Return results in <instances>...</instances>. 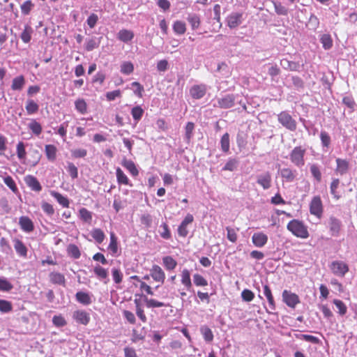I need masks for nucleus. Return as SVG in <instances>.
<instances>
[{"label": "nucleus", "mask_w": 357, "mask_h": 357, "mask_svg": "<svg viewBox=\"0 0 357 357\" xmlns=\"http://www.w3.org/2000/svg\"><path fill=\"white\" fill-rule=\"evenodd\" d=\"M45 153L47 160L54 162L56 159L57 149L53 144H47L45 146Z\"/></svg>", "instance_id": "393cba45"}, {"label": "nucleus", "mask_w": 357, "mask_h": 357, "mask_svg": "<svg viewBox=\"0 0 357 357\" xmlns=\"http://www.w3.org/2000/svg\"><path fill=\"white\" fill-rule=\"evenodd\" d=\"M272 178L269 172H264L257 176V183L261 185L264 190H268L271 186Z\"/></svg>", "instance_id": "9d476101"}, {"label": "nucleus", "mask_w": 357, "mask_h": 357, "mask_svg": "<svg viewBox=\"0 0 357 357\" xmlns=\"http://www.w3.org/2000/svg\"><path fill=\"white\" fill-rule=\"evenodd\" d=\"M193 282L197 287H205L208 285L207 280L202 275L198 273L193 275Z\"/></svg>", "instance_id": "6e6d98bb"}, {"label": "nucleus", "mask_w": 357, "mask_h": 357, "mask_svg": "<svg viewBox=\"0 0 357 357\" xmlns=\"http://www.w3.org/2000/svg\"><path fill=\"white\" fill-rule=\"evenodd\" d=\"M67 171L72 178H76L78 176V170L77 167L72 162H68Z\"/></svg>", "instance_id": "338daca9"}, {"label": "nucleus", "mask_w": 357, "mask_h": 357, "mask_svg": "<svg viewBox=\"0 0 357 357\" xmlns=\"http://www.w3.org/2000/svg\"><path fill=\"white\" fill-rule=\"evenodd\" d=\"M93 273L100 281H102L105 284L108 282V271L106 268L97 264L93 268Z\"/></svg>", "instance_id": "f3484780"}, {"label": "nucleus", "mask_w": 357, "mask_h": 357, "mask_svg": "<svg viewBox=\"0 0 357 357\" xmlns=\"http://www.w3.org/2000/svg\"><path fill=\"white\" fill-rule=\"evenodd\" d=\"M120 71L122 74L130 75L134 71V66L130 61H123L121 64Z\"/></svg>", "instance_id": "c9c22d12"}, {"label": "nucleus", "mask_w": 357, "mask_h": 357, "mask_svg": "<svg viewBox=\"0 0 357 357\" xmlns=\"http://www.w3.org/2000/svg\"><path fill=\"white\" fill-rule=\"evenodd\" d=\"M207 88L204 84L194 85L190 90L191 96L195 99L203 98L206 92Z\"/></svg>", "instance_id": "4468645a"}, {"label": "nucleus", "mask_w": 357, "mask_h": 357, "mask_svg": "<svg viewBox=\"0 0 357 357\" xmlns=\"http://www.w3.org/2000/svg\"><path fill=\"white\" fill-rule=\"evenodd\" d=\"M16 152L19 160L21 161H24L26 157V152L25 150V145L22 142H20L17 144Z\"/></svg>", "instance_id": "ea45409f"}, {"label": "nucleus", "mask_w": 357, "mask_h": 357, "mask_svg": "<svg viewBox=\"0 0 357 357\" xmlns=\"http://www.w3.org/2000/svg\"><path fill=\"white\" fill-rule=\"evenodd\" d=\"M173 30L176 34L178 35L185 33L186 31L185 23L180 20L175 21L173 24Z\"/></svg>", "instance_id": "a19ab883"}, {"label": "nucleus", "mask_w": 357, "mask_h": 357, "mask_svg": "<svg viewBox=\"0 0 357 357\" xmlns=\"http://www.w3.org/2000/svg\"><path fill=\"white\" fill-rule=\"evenodd\" d=\"M150 275L153 280L158 282L164 283L165 274L163 270L158 265H153L150 270Z\"/></svg>", "instance_id": "f8f14e48"}, {"label": "nucleus", "mask_w": 357, "mask_h": 357, "mask_svg": "<svg viewBox=\"0 0 357 357\" xmlns=\"http://www.w3.org/2000/svg\"><path fill=\"white\" fill-rule=\"evenodd\" d=\"M252 241L256 247L262 248L266 244L268 236L263 232H257L252 235Z\"/></svg>", "instance_id": "2eb2a0df"}, {"label": "nucleus", "mask_w": 357, "mask_h": 357, "mask_svg": "<svg viewBox=\"0 0 357 357\" xmlns=\"http://www.w3.org/2000/svg\"><path fill=\"white\" fill-rule=\"evenodd\" d=\"M282 299L287 305L292 308H294L300 301L298 295L287 290L283 291Z\"/></svg>", "instance_id": "1a4fd4ad"}, {"label": "nucleus", "mask_w": 357, "mask_h": 357, "mask_svg": "<svg viewBox=\"0 0 357 357\" xmlns=\"http://www.w3.org/2000/svg\"><path fill=\"white\" fill-rule=\"evenodd\" d=\"M241 297L244 301L250 302L254 299L255 294L252 291L246 289L241 292Z\"/></svg>", "instance_id": "774afa93"}, {"label": "nucleus", "mask_w": 357, "mask_h": 357, "mask_svg": "<svg viewBox=\"0 0 357 357\" xmlns=\"http://www.w3.org/2000/svg\"><path fill=\"white\" fill-rule=\"evenodd\" d=\"M73 319L78 324L87 325L90 321V314L83 310H77L73 313Z\"/></svg>", "instance_id": "9b49d317"}, {"label": "nucleus", "mask_w": 357, "mask_h": 357, "mask_svg": "<svg viewBox=\"0 0 357 357\" xmlns=\"http://www.w3.org/2000/svg\"><path fill=\"white\" fill-rule=\"evenodd\" d=\"M305 149L301 146H296L289 154V160L297 167H302L305 165Z\"/></svg>", "instance_id": "f03ea898"}, {"label": "nucleus", "mask_w": 357, "mask_h": 357, "mask_svg": "<svg viewBox=\"0 0 357 357\" xmlns=\"http://www.w3.org/2000/svg\"><path fill=\"white\" fill-rule=\"evenodd\" d=\"M25 84V79L23 75L15 77L12 81L11 89L13 91H21Z\"/></svg>", "instance_id": "7c9ffc66"}, {"label": "nucleus", "mask_w": 357, "mask_h": 357, "mask_svg": "<svg viewBox=\"0 0 357 357\" xmlns=\"http://www.w3.org/2000/svg\"><path fill=\"white\" fill-rule=\"evenodd\" d=\"M187 20L190 23L192 29L195 30L198 29L200 25V18L196 14H190L188 16Z\"/></svg>", "instance_id": "37998d69"}, {"label": "nucleus", "mask_w": 357, "mask_h": 357, "mask_svg": "<svg viewBox=\"0 0 357 357\" xmlns=\"http://www.w3.org/2000/svg\"><path fill=\"white\" fill-rule=\"evenodd\" d=\"M19 225L22 230L26 233H30L34 229L32 220L27 216H21L19 219Z\"/></svg>", "instance_id": "dca6fc26"}, {"label": "nucleus", "mask_w": 357, "mask_h": 357, "mask_svg": "<svg viewBox=\"0 0 357 357\" xmlns=\"http://www.w3.org/2000/svg\"><path fill=\"white\" fill-rule=\"evenodd\" d=\"M13 289L12 284L6 278H0V291H8Z\"/></svg>", "instance_id": "e2e57ef3"}, {"label": "nucleus", "mask_w": 357, "mask_h": 357, "mask_svg": "<svg viewBox=\"0 0 357 357\" xmlns=\"http://www.w3.org/2000/svg\"><path fill=\"white\" fill-rule=\"evenodd\" d=\"M287 228L292 234L298 238L305 239L309 237L307 227L298 220L294 219L291 220L287 224Z\"/></svg>", "instance_id": "f257e3e1"}, {"label": "nucleus", "mask_w": 357, "mask_h": 357, "mask_svg": "<svg viewBox=\"0 0 357 357\" xmlns=\"http://www.w3.org/2000/svg\"><path fill=\"white\" fill-rule=\"evenodd\" d=\"M32 33H33L32 28L29 25H26L24 26V31L21 33L20 38L24 43H28L30 42V40L31 39Z\"/></svg>", "instance_id": "4c0bfd02"}, {"label": "nucleus", "mask_w": 357, "mask_h": 357, "mask_svg": "<svg viewBox=\"0 0 357 357\" xmlns=\"http://www.w3.org/2000/svg\"><path fill=\"white\" fill-rule=\"evenodd\" d=\"M26 185L33 191L40 192L42 190V186L38 179L31 175H28L24 178Z\"/></svg>", "instance_id": "412c9836"}, {"label": "nucleus", "mask_w": 357, "mask_h": 357, "mask_svg": "<svg viewBox=\"0 0 357 357\" xmlns=\"http://www.w3.org/2000/svg\"><path fill=\"white\" fill-rule=\"evenodd\" d=\"M75 107L76 110L81 114H84L87 112V104L82 98H79L75 100Z\"/></svg>", "instance_id": "f704fd0d"}, {"label": "nucleus", "mask_w": 357, "mask_h": 357, "mask_svg": "<svg viewBox=\"0 0 357 357\" xmlns=\"http://www.w3.org/2000/svg\"><path fill=\"white\" fill-rule=\"evenodd\" d=\"M221 149L223 152L227 153L229 150V135L225 133L222 135L220 140Z\"/></svg>", "instance_id": "603ef678"}, {"label": "nucleus", "mask_w": 357, "mask_h": 357, "mask_svg": "<svg viewBox=\"0 0 357 357\" xmlns=\"http://www.w3.org/2000/svg\"><path fill=\"white\" fill-rule=\"evenodd\" d=\"M50 195L58 202V203L61 205L63 207L68 208L70 202L69 199L60 194L58 192H56L54 190H51L50 192Z\"/></svg>", "instance_id": "bb28decb"}, {"label": "nucleus", "mask_w": 357, "mask_h": 357, "mask_svg": "<svg viewBox=\"0 0 357 357\" xmlns=\"http://www.w3.org/2000/svg\"><path fill=\"white\" fill-rule=\"evenodd\" d=\"M181 282L188 291H192V283L190 278V272L188 269L184 268L181 273Z\"/></svg>", "instance_id": "ddd939ff"}, {"label": "nucleus", "mask_w": 357, "mask_h": 357, "mask_svg": "<svg viewBox=\"0 0 357 357\" xmlns=\"http://www.w3.org/2000/svg\"><path fill=\"white\" fill-rule=\"evenodd\" d=\"M117 38L121 41L127 43L133 39L134 33L130 30L121 29L119 31Z\"/></svg>", "instance_id": "a878e982"}, {"label": "nucleus", "mask_w": 357, "mask_h": 357, "mask_svg": "<svg viewBox=\"0 0 357 357\" xmlns=\"http://www.w3.org/2000/svg\"><path fill=\"white\" fill-rule=\"evenodd\" d=\"M52 283L59 285H64L66 282L65 277L63 274L58 272H52L49 275Z\"/></svg>", "instance_id": "cd10ccee"}, {"label": "nucleus", "mask_w": 357, "mask_h": 357, "mask_svg": "<svg viewBox=\"0 0 357 357\" xmlns=\"http://www.w3.org/2000/svg\"><path fill=\"white\" fill-rule=\"evenodd\" d=\"M320 42L324 50H330L333 47V40L328 33L322 34L320 37Z\"/></svg>", "instance_id": "473e14b6"}, {"label": "nucleus", "mask_w": 357, "mask_h": 357, "mask_svg": "<svg viewBox=\"0 0 357 357\" xmlns=\"http://www.w3.org/2000/svg\"><path fill=\"white\" fill-rule=\"evenodd\" d=\"M296 337L312 344H318L319 342V339L317 337L311 335L298 334L296 335Z\"/></svg>", "instance_id": "864d4df0"}, {"label": "nucleus", "mask_w": 357, "mask_h": 357, "mask_svg": "<svg viewBox=\"0 0 357 357\" xmlns=\"http://www.w3.org/2000/svg\"><path fill=\"white\" fill-rule=\"evenodd\" d=\"M34 4L31 0L25 1L20 6L22 14L26 15L29 14L31 10L33 9Z\"/></svg>", "instance_id": "4d7b16f0"}, {"label": "nucleus", "mask_w": 357, "mask_h": 357, "mask_svg": "<svg viewBox=\"0 0 357 357\" xmlns=\"http://www.w3.org/2000/svg\"><path fill=\"white\" fill-rule=\"evenodd\" d=\"M274 8L275 13L279 15H287L288 14V9L286 6H283L281 3L273 1Z\"/></svg>", "instance_id": "3c124183"}, {"label": "nucleus", "mask_w": 357, "mask_h": 357, "mask_svg": "<svg viewBox=\"0 0 357 357\" xmlns=\"http://www.w3.org/2000/svg\"><path fill=\"white\" fill-rule=\"evenodd\" d=\"M133 119L137 123L144 114V109L140 106H135L131 110Z\"/></svg>", "instance_id": "09e8293b"}, {"label": "nucleus", "mask_w": 357, "mask_h": 357, "mask_svg": "<svg viewBox=\"0 0 357 357\" xmlns=\"http://www.w3.org/2000/svg\"><path fill=\"white\" fill-rule=\"evenodd\" d=\"M144 301L146 303V307L149 308L160 307L166 306V305L162 302L152 298H148L147 297H144Z\"/></svg>", "instance_id": "de8ad7c7"}, {"label": "nucleus", "mask_w": 357, "mask_h": 357, "mask_svg": "<svg viewBox=\"0 0 357 357\" xmlns=\"http://www.w3.org/2000/svg\"><path fill=\"white\" fill-rule=\"evenodd\" d=\"M116 176L119 184L132 186L129 178L120 167L116 169Z\"/></svg>", "instance_id": "5701e85b"}, {"label": "nucleus", "mask_w": 357, "mask_h": 357, "mask_svg": "<svg viewBox=\"0 0 357 357\" xmlns=\"http://www.w3.org/2000/svg\"><path fill=\"white\" fill-rule=\"evenodd\" d=\"M27 127L31 131V132L36 136H39L43 131L42 126L40 123L33 119L30 120Z\"/></svg>", "instance_id": "c85d7f7f"}, {"label": "nucleus", "mask_w": 357, "mask_h": 357, "mask_svg": "<svg viewBox=\"0 0 357 357\" xmlns=\"http://www.w3.org/2000/svg\"><path fill=\"white\" fill-rule=\"evenodd\" d=\"M281 66L286 70H298L300 66L298 63L289 61L287 59H283L280 61Z\"/></svg>", "instance_id": "2f4dec72"}, {"label": "nucleus", "mask_w": 357, "mask_h": 357, "mask_svg": "<svg viewBox=\"0 0 357 357\" xmlns=\"http://www.w3.org/2000/svg\"><path fill=\"white\" fill-rule=\"evenodd\" d=\"M320 139L323 150L326 151L329 148L331 142L330 135L326 131H321L320 133Z\"/></svg>", "instance_id": "72a5a7b5"}, {"label": "nucleus", "mask_w": 357, "mask_h": 357, "mask_svg": "<svg viewBox=\"0 0 357 357\" xmlns=\"http://www.w3.org/2000/svg\"><path fill=\"white\" fill-rule=\"evenodd\" d=\"M310 172L312 175V176L318 181L319 182L321 179V173L319 170V167L316 164H312L310 166Z\"/></svg>", "instance_id": "680f3d73"}, {"label": "nucleus", "mask_w": 357, "mask_h": 357, "mask_svg": "<svg viewBox=\"0 0 357 357\" xmlns=\"http://www.w3.org/2000/svg\"><path fill=\"white\" fill-rule=\"evenodd\" d=\"M75 298L79 303L84 305H88L92 302L91 296L86 292L78 291L75 294Z\"/></svg>", "instance_id": "c756f323"}, {"label": "nucleus", "mask_w": 357, "mask_h": 357, "mask_svg": "<svg viewBox=\"0 0 357 357\" xmlns=\"http://www.w3.org/2000/svg\"><path fill=\"white\" fill-rule=\"evenodd\" d=\"M280 176L285 182L291 183L296 176V171L290 168H283L280 171Z\"/></svg>", "instance_id": "6ab92c4d"}, {"label": "nucleus", "mask_w": 357, "mask_h": 357, "mask_svg": "<svg viewBox=\"0 0 357 357\" xmlns=\"http://www.w3.org/2000/svg\"><path fill=\"white\" fill-rule=\"evenodd\" d=\"M242 13L232 12L226 18L227 25L230 29H234L238 26L243 22Z\"/></svg>", "instance_id": "0eeeda50"}, {"label": "nucleus", "mask_w": 357, "mask_h": 357, "mask_svg": "<svg viewBox=\"0 0 357 357\" xmlns=\"http://www.w3.org/2000/svg\"><path fill=\"white\" fill-rule=\"evenodd\" d=\"M112 275L113 280L116 284H120L122 282L123 273L120 269L113 268L112 269Z\"/></svg>", "instance_id": "13d9d810"}, {"label": "nucleus", "mask_w": 357, "mask_h": 357, "mask_svg": "<svg viewBox=\"0 0 357 357\" xmlns=\"http://www.w3.org/2000/svg\"><path fill=\"white\" fill-rule=\"evenodd\" d=\"M310 212L318 218L322 216L323 205L319 196H315L312 198L310 204Z\"/></svg>", "instance_id": "423d86ee"}, {"label": "nucleus", "mask_w": 357, "mask_h": 357, "mask_svg": "<svg viewBox=\"0 0 357 357\" xmlns=\"http://www.w3.org/2000/svg\"><path fill=\"white\" fill-rule=\"evenodd\" d=\"M238 160L235 158H229L225 167L222 168V170L225 171H234L236 169L238 165Z\"/></svg>", "instance_id": "bf43d9fd"}, {"label": "nucleus", "mask_w": 357, "mask_h": 357, "mask_svg": "<svg viewBox=\"0 0 357 357\" xmlns=\"http://www.w3.org/2000/svg\"><path fill=\"white\" fill-rule=\"evenodd\" d=\"M333 303L337 309V312L340 315H344L347 313V307L345 304L340 300L335 299Z\"/></svg>", "instance_id": "052dcab7"}, {"label": "nucleus", "mask_w": 357, "mask_h": 357, "mask_svg": "<svg viewBox=\"0 0 357 357\" xmlns=\"http://www.w3.org/2000/svg\"><path fill=\"white\" fill-rule=\"evenodd\" d=\"M226 230L227 231V237L228 240L232 243H235L237 241V234L235 229L227 227Z\"/></svg>", "instance_id": "69168bd1"}, {"label": "nucleus", "mask_w": 357, "mask_h": 357, "mask_svg": "<svg viewBox=\"0 0 357 357\" xmlns=\"http://www.w3.org/2000/svg\"><path fill=\"white\" fill-rule=\"evenodd\" d=\"M162 263L167 270H173L176 267L177 262L170 256H166L162 258Z\"/></svg>", "instance_id": "e433bc0d"}, {"label": "nucleus", "mask_w": 357, "mask_h": 357, "mask_svg": "<svg viewBox=\"0 0 357 357\" xmlns=\"http://www.w3.org/2000/svg\"><path fill=\"white\" fill-rule=\"evenodd\" d=\"M336 163L335 172L337 174L342 176L348 172L349 163L347 160L338 158L336 159Z\"/></svg>", "instance_id": "aec40b11"}, {"label": "nucleus", "mask_w": 357, "mask_h": 357, "mask_svg": "<svg viewBox=\"0 0 357 357\" xmlns=\"http://www.w3.org/2000/svg\"><path fill=\"white\" fill-rule=\"evenodd\" d=\"M110 242L108 245V250L112 256H118L120 254V250L118 246L117 238L114 232L110 233Z\"/></svg>", "instance_id": "a211bd4d"}, {"label": "nucleus", "mask_w": 357, "mask_h": 357, "mask_svg": "<svg viewBox=\"0 0 357 357\" xmlns=\"http://www.w3.org/2000/svg\"><path fill=\"white\" fill-rule=\"evenodd\" d=\"M79 216L83 221L90 223L92 220V213L86 208H82L79 210Z\"/></svg>", "instance_id": "79ce46f5"}, {"label": "nucleus", "mask_w": 357, "mask_h": 357, "mask_svg": "<svg viewBox=\"0 0 357 357\" xmlns=\"http://www.w3.org/2000/svg\"><path fill=\"white\" fill-rule=\"evenodd\" d=\"M235 96L234 94H227L222 97L217 98L213 104L214 107L222 109H228L234 106Z\"/></svg>", "instance_id": "20e7f679"}, {"label": "nucleus", "mask_w": 357, "mask_h": 357, "mask_svg": "<svg viewBox=\"0 0 357 357\" xmlns=\"http://www.w3.org/2000/svg\"><path fill=\"white\" fill-rule=\"evenodd\" d=\"M328 227L332 236H339L342 228V222L339 219L331 216L328 220Z\"/></svg>", "instance_id": "6e6552de"}, {"label": "nucleus", "mask_w": 357, "mask_h": 357, "mask_svg": "<svg viewBox=\"0 0 357 357\" xmlns=\"http://www.w3.org/2000/svg\"><path fill=\"white\" fill-rule=\"evenodd\" d=\"M67 252L68 255L74 259H79L80 257L81 253L79 249L74 244H70L68 246Z\"/></svg>", "instance_id": "c03bdc74"}, {"label": "nucleus", "mask_w": 357, "mask_h": 357, "mask_svg": "<svg viewBox=\"0 0 357 357\" xmlns=\"http://www.w3.org/2000/svg\"><path fill=\"white\" fill-rule=\"evenodd\" d=\"M121 165L130 172L132 176L135 177L139 174V171L135 164L131 160L124 158L121 162Z\"/></svg>", "instance_id": "4be33fe9"}, {"label": "nucleus", "mask_w": 357, "mask_h": 357, "mask_svg": "<svg viewBox=\"0 0 357 357\" xmlns=\"http://www.w3.org/2000/svg\"><path fill=\"white\" fill-rule=\"evenodd\" d=\"M278 121L287 129L291 131L296 130V122L287 112H282L278 115Z\"/></svg>", "instance_id": "7ed1b4c3"}, {"label": "nucleus", "mask_w": 357, "mask_h": 357, "mask_svg": "<svg viewBox=\"0 0 357 357\" xmlns=\"http://www.w3.org/2000/svg\"><path fill=\"white\" fill-rule=\"evenodd\" d=\"M160 235L164 239H169L171 238V233L167 223L163 222L160 226Z\"/></svg>", "instance_id": "8fccbe9b"}, {"label": "nucleus", "mask_w": 357, "mask_h": 357, "mask_svg": "<svg viewBox=\"0 0 357 357\" xmlns=\"http://www.w3.org/2000/svg\"><path fill=\"white\" fill-rule=\"evenodd\" d=\"M202 335L206 342H211L213 340V334L211 328L204 326L200 329Z\"/></svg>", "instance_id": "a18cd8bd"}, {"label": "nucleus", "mask_w": 357, "mask_h": 357, "mask_svg": "<svg viewBox=\"0 0 357 357\" xmlns=\"http://www.w3.org/2000/svg\"><path fill=\"white\" fill-rule=\"evenodd\" d=\"M25 108L28 114H33L38 112L39 106L33 100L29 99L26 101Z\"/></svg>", "instance_id": "58836bf2"}, {"label": "nucleus", "mask_w": 357, "mask_h": 357, "mask_svg": "<svg viewBox=\"0 0 357 357\" xmlns=\"http://www.w3.org/2000/svg\"><path fill=\"white\" fill-rule=\"evenodd\" d=\"M332 273L339 277H344L349 271V267L346 263L342 261H334L330 265Z\"/></svg>", "instance_id": "39448f33"}, {"label": "nucleus", "mask_w": 357, "mask_h": 357, "mask_svg": "<svg viewBox=\"0 0 357 357\" xmlns=\"http://www.w3.org/2000/svg\"><path fill=\"white\" fill-rule=\"evenodd\" d=\"M100 40L95 38H90L86 41L85 47L89 52L97 48L99 46Z\"/></svg>", "instance_id": "5fc2aeb1"}, {"label": "nucleus", "mask_w": 357, "mask_h": 357, "mask_svg": "<svg viewBox=\"0 0 357 357\" xmlns=\"http://www.w3.org/2000/svg\"><path fill=\"white\" fill-rule=\"evenodd\" d=\"M91 235L98 243H101L105 237L104 232L100 229H93L91 232Z\"/></svg>", "instance_id": "49530a36"}, {"label": "nucleus", "mask_w": 357, "mask_h": 357, "mask_svg": "<svg viewBox=\"0 0 357 357\" xmlns=\"http://www.w3.org/2000/svg\"><path fill=\"white\" fill-rule=\"evenodd\" d=\"M52 322L56 327H63L66 325V321L61 315H56L52 318Z\"/></svg>", "instance_id": "0e129e2a"}, {"label": "nucleus", "mask_w": 357, "mask_h": 357, "mask_svg": "<svg viewBox=\"0 0 357 357\" xmlns=\"http://www.w3.org/2000/svg\"><path fill=\"white\" fill-rule=\"evenodd\" d=\"M13 243L14 248L17 255L21 257H26L27 255V248L24 243L17 238H15L13 240Z\"/></svg>", "instance_id": "b1692460"}]
</instances>
